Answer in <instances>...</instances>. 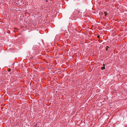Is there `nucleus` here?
<instances>
[{"label": "nucleus", "instance_id": "nucleus-4", "mask_svg": "<svg viewBox=\"0 0 127 127\" xmlns=\"http://www.w3.org/2000/svg\"><path fill=\"white\" fill-rule=\"evenodd\" d=\"M76 12H77L78 13H79L80 12V11L79 10H77L76 11Z\"/></svg>", "mask_w": 127, "mask_h": 127}, {"label": "nucleus", "instance_id": "nucleus-8", "mask_svg": "<svg viewBox=\"0 0 127 127\" xmlns=\"http://www.w3.org/2000/svg\"><path fill=\"white\" fill-rule=\"evenodd\" d=\"M46 1L48 2V0H45Z\"/></svg>", "mask_w": 127, "mask_h": 127}, {"label": "nucleus", "instance_id": "nucleus-1", "mask_svg": "<svg viewBox=\"0 0 127 127\" xmlns=\"http://www.w3.org/2000/svg\"><path fill=\"white\" fill-rule=\"evenodd\" d=\"M105 69V66H102L101 68V69L102 70H103L104 69Z\"/></svg>", "mask_w": 127, "mask_h": 127}, {"label": "nucleus", "instance_id": "nucleus-5", "mask_svg": "<svg viewBox=\"0 0 127 127\" xmlns=\"http://www.w3.org/2000/svg\"><path fill=\"white\" fill-rule=\"evenodd\" d=\"M11 70L10 69H8V70L9 71H10Z\"/></svg>", "mask_w": 127, "mask_h": 127}, {"label": "nucleus", "instance_id": "nucleus-9", "mask_svg": "<svg viewBox=\"0 0 127 127\" xmlns=\"http://www.w3.org/2000/svg\"><path fill=\"white\" fill-rule=\"evenodd\" d=\"M102 14H103V13H102Z\"/></svg>", "mask_w": 127, "mask_h": 127}, {"label": "nucleus", "instance_id": "nucleus-3", "mask_svg": "<svg viewBox=\"0 0 127 127\" xmlns=\"http://www.w3.org/2000/svg\"><path fill=\"white\" fill-rule=\"evenodd\" d=\"M109 48V47L108 46H107L106 47V51L108 50V49Z\"/></svg>", "mask_w": 127, "mask_h": 127}, {"label": "nucleus", "instance_id": "nucleus-7", "mask_svg": "<svg viewBox=\"0 0 127 127\" xmlns=\"http://www.w3.org/2000/svg\"><path fill=\"white\" fill-rule=\"evenodd\" d=\"M99 36H97V37L98 38H99Z\"/></svg>", "mask_w": 127, "mask_h": 127}, {"label": "nucleus", "instance_id": "nucleus-6", "mask_svg": "<svg viewBox=\"0 0 127 127\" xmlns=\"http://www.w3.org/2000/svg\"><path fill=\"white\" fill-rule=\"evenodd\" d=\"M105 65L104 64H103V66H104Z\"/></svg>", "mask_w": 127, "mask_h": 127}, {"label": "nucleus", "instance_id": "nucleus-2", "mask_svg": "<svg viewBox=\"0 0 127 127\" xmlns=\"http://www.w3.org/2000/svg\"><path fill=\"white\" fill-rule=\"evenodd\" d=\"M104 14L105 16H106L107 15V12L106 11L104 12Z\"/></svg>", "mask_w": 127, "mask_h": 127}]
</instances>
